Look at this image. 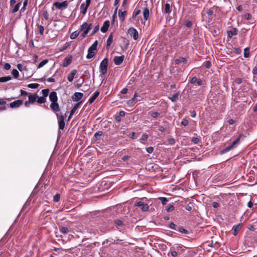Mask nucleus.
I'll use <instances>...</instances> for the list:
<instances>
[{"instance_id": "nucleus-39", "label": "nucleus", "mask_w": 257, "mask_h": 257, "mask_svg": "<svg viewBox=\"0 0 257 257\" xmlns=\"http://www.w3.org/2000/svg\"><path fill=\"white\" fill-rule=\"evenodd\" d=\"M38 99L37 100V102L38 103H44L46 102V98L43 97V96H41V97H38Z\"/></svg>"}, {"instance_id": "nucleus-50", "label": "nucleus", "mask_w": 257, "mask_h": 257, "mask_svg": "<svg viewBox=\"0 0 257 257\" xmlns=\"http://www.w3.org/2000/svg\"><path fill=\"white\" fill-rule=\"evenodd\" d=\"M206 14L209 16H212L214 14V12H213V10H212L211 9H207L206 11Z\"/></svg>"}, {"instance_id": "nucleus-63", "label": "nucleus", "mask_w": 257, "mask_h": 257, "mask_svg": "<svg viewBox=\"0 0 257 257\" xmlns=\"http://www.w3.org/2000/svg\"><path fill=\"white\" fill-rule=\"evenodd\" d=\"M251 17L252 16L249 13H247L245 15V18L247 20H250L251 19Z\"/></svg>"}, {"instance_id": "nucleus-53", "label": "nucleus", "mask_w": 257, "mask_h": 257, "mask_svg": "<svg viewBox=\"0 0 257 257\" xmlns=\"http://www.w3.org/2000/svg\"><path fill=\"white\" fill-rule=\"evenodd\" d=\"M168 142L169 144L173 145L175 144L176 141L174 138H170L168 140Z\"/></svg>"}, {"instance_id": "nucleus-43", "label": "nucleus", "mask_w": 257, "mask_h": 257, "mask_svg": "<svg viewBox=\"0 0 257 257\" xmlns=\"http://www.w3.org/2000/svg\"><path fill=\"white\" fill-rule=\"evenodd\" d=\"M99 26L98 24L96 26H95V27L94 28L92 32L90 34V36H93L95 33H96L98 31V30H99Z\"/></svg>"}, {"instance_id": "nucleus-18", "label": "nucleus", "mask_w": 257, "mask_h": 257, "mask_svg": "<svg viewBox=\"0 0 257 257\" xmlns=\"http://www.w3.org/2000/svg\"><path fill=\"white\" fill-rule=\"evenodd\" d=\"M99 95V92L98 91H95L93 93V95L89 98L88 102L89 104L92 103L94 102V101L95 100V99Z\"/></svg>"}, {"instance_id": "nucleus-31", "label": "nucleus", "mask_w": 257, "mask_h": 257, "mask_svg": "<svg viewBox=\"0 0 257 257\" xmlns=\"http://www.w3.org/2000/svg\"><path fill=\"white\" fill-rule=\"evenodd\" d=\"M12 78L10 76L0 77V82H5L11 80Z\"/></svg>"}, {"instance_id": "nucleus-17", "label": "nucleus", "mask_w": 257, "mask_h": 257, "mask_svg": "<svg viewBox=\"0 0 257 257\" xmlns=\"http://www.w3.org/2000/svg\"><path fill=\"white\" fill-rule=\"evenodd\" d=\"M77 72V70L73 69L68 74L67 76V79L69 82H72L73 80L74 77Z\"/></svg>"}, {"instance_id": "nucleus-7", "label": "nucleus", "mask_w": 257, "mask_h": 257, "mask_svg": "<svg viewBox=\"0 0 257 257\" xmlns=\"http://www.w3.org/2000/svg\"><path fill=\"white\" fill-rule=\"evenodd\" d=\"M23 103V101L21 99H18L13 102H11L8 105V107H10L12 108H18L21 106Z\"/></svg>"}, {"instance_id": "nucleus-54", "label": "nucleus", "mask_w": 257, "mask_h": 257, "mask_svg": "<svg viewBox=\"0 0 257 257\" xmlns=\"http://www.w3.org/2000/svg\"><path fill=\"white\" fill-rule=\"evenodd\" d=\"M234 52L236 54H240L241 53V50L240 48H235Z\"/></svg>"}, {"instance_id": "nucleus-37", "label": "nucleus", "mask_w": 257, "mask_h": 257, "mask_svg": "<svg viewBox=\"0 0 257 257\" xmlns=\"http://www.w3.org/2000/svg\"><path fill=\"white\" fill-rule=\"evenodd\" d=\"M48 62V59L44 60L43 61H42V62H41L39 63V64L38 66V69H39V68L42 67L45 65H46Z\"/></svg>"}, {"instance_id": "nucleus-62", "label": "nucleus", "mask_w": 257, "mask_h": 257, "mask_svg": "<svg viewBox=\"0 0 257 257\" xmlns=\"http://www.w3.org/2000/svg\"><path fill=\"white\" fill-rule=\"evenodd\" d=\"M192 141L195 144H198L200 140L198 138L193 137L192 139Z\"/></svg>"}, {"instance_id": "nucleus-29", "label": "nucleus", "mask_w": 257, "mask_h": 257, "mask_svg": "<svg viewBox=\"0 0 257 257\" xmlns=\"http://www.w3.org/2000/svg\"><path fill=\"white\" fill-rule=\"evenodd\" d=\"M177 230L184 234H188L189 233V231L187 229L184 228L182 226L178 227L177 228Z\"/></svg>"}, {"instance_id": "nucleus-38", "label": "nucleus", "mask_w": 257, "mask_h": 257, "mask_svg": "<svg viewBox=\"0 0 257 257\" xmlns=\"http://www.w3.org/2000/svg\"><path fill=\"white\" fill-rule=\"evenodd\" d=\"M162 202L163 205H166L168 201L167 198L164 197H160L158 198Z\"/></svg>"}, {"instance_id": "nucleus-28", "label": "nucleus", "mask_w": 257, "mask_h": 257, "mask_svg": "<svg viewBox=\"0 0 257 257\" xmlns=\"http://www.w3.org/2000/svg\"><path fill=\"white\" fill-rule=\"evenodd\" d=\"M88 7H86L84 3L82 4L80 6L81 12L83 15H85L86 13Z\"/></svg>"}, {"instance_id": "nucleus-21", "label": "nucleus", "mask_w": 257, "mask_h": 257, "mask_svg": "<svg viewBox=\"0 0 257 257\" xmlns=\"http://www.w3.org/2000/svg\"><path fill=\"white\" fill-rule=\"evenodd\" d=\"M149 10L147 7H145L143 10V17L144 19L147 21L149 17Z\"/></svg>"}, {"instance_id": "nucleus-36", "label": "nucleus", "mask_w": 257, "mask_h": 257, "mask_svg": "<svg viewBox=\"0 0 257 257\" xmlns=\"http://www.w3.org/2000/svg\"><path fill=\"white\" fill-rule=\"evenodd\" d=\"M60 231L63 234H67L69 230L67 227L61 226L60 227Z\"/></svg>"}, {"instance_id": "nucleus-41", "label": "nucleus", "mask_w": 257, "mask_h": 257, "mask_svg": "<svg viewBox=\"0 0 257 257\" xmlns=\"http://www.w3.org/2000/svg\"><path fill=\"white\" fill-rule=\"evenodd\" d=\"M136 95H137V94H136V93H135L133 98H132L131 99H130V100L127 101V103L128 104L131 105V104H133L134 103H135L136 102Z\"/></svg>"}, {"instance_id": "nucleus-61", "label": "nucleus", "mask_w": 257, "mask_h": 257, "mask_svg": "<svg viewBox=\"0 0 257 257\" xmlns=\"http://www.w3.org/2000/svg\"><path fill=\"white\" fill-rule=\"evenodd\" d=\"M114 119L118 122H120L121 120V117L119 115H116L114 117Z\"/></svg>"}, {"instance_id": "nucleus-19", "label": "nucleus", "mask_w": 257, "mask_h": 257, "mask_svg": "<svg viewBox=\"0 0 257 257\" xmlns=\"http://www.w3.org/2000/svg\"><path fill=\"white\" fill-rule=\"evenodd\" d=\"M38 97V96L37 93H35L34 94H30L29 95V102L33 103L34 102L37 101V98Z\"/></svg>"}, {"instance_id": "nucleus-51", "label": "nucleus", "mask_w": 257, "mask_h": 257, "mask_svg": "<svg viewBox=\"0 0 257 257\" xmlns=\"http://www.w3.org/2000/svg\"><path fill=\"white\" fill-rule=\"evenodd\" d=\"M160 114V113L158 112H157V111H155V112H153L151 114V116L152 117H153V118H156Z\"/></svg>"}, {"instance_id": "nucleus-58", "label": "nucleus", "mask_w": 257, "mask_h": 257, "mask_svg": "<svg viewBox=\"0 0 257 257\" xmlns=\"http://www.w3.org/2000/svg\"><path fill=\"white\" fill-rule=\"evenodd\" d=\"M87 27V24L86 22L83 23V24L81 26V31L83 30H86Z\"/></svg>"}, {"instance_id": "nucleus-14", "label": "nucleus", "mask_w": 257, "mask_h": 257, "mask_svg": "<svg viewBox=\"0 0 257 257\" xmlns=\"http://www.w3.org/2000/svg\"><path fill=\"white\" fill-rule=\"evenodd\" d=\"M83 96V94L81 92H75L72 96V98L73 101H78L80 100Z\"/></svg>"}, {"instance_id": "nucleus-20", "label": "nucleus", "mask_w": 257, "mask_h": 257, "mask_svg": "<svg viewBox=\"0 0 257 257\" xmlns=\"http://www.w3.org/2000/svg\"><path fill=\"white\" fill-rule=\"evenodd\" d=\"M240 227H241V224L240 223L237 224V225H234L232 227V230H233V234L234 235H236L240 228Z\"/></svg>"}, {"instance_id": "nucleus-12", "label": "nucleus", "mask_w": 257, "mask_h": 257, "mask_svg": "<svg viewBox=\"0 0 257 257\" xmlns=\"http://www.w3.org/2000/svg\"><path fill=\"white\" fill-rule=\"evenodd\" d=\"M118 17L119 18L120 21L122 22L124 21L125 18L127 15V12L125 10H124L123 11H122L121 9H120L118 11Z\"/></svg>"}, {"instance_id": "nucleus-57", "label": "nucleus", "mask_w": 257, "mask_h": 257, "mask_svg": "<svg viewBox=\"0 0 257 257\" xmlns=\"http://www.w3.org/2000/svg\"><path fill=\"white\" fill-rule=\"evenodd\" d=\"M185 26L186 27H188V28H191L192 26V22L190 21H186V24H185Z\"/></svg>"}, {"instance_id": "nucleus-24", "label": "nucleus", "mask_w": 257, "mask_h": 257, "mask_svg": "<svg viewBox=\"0 0 257 257\" xmlns=\"http://www.w3.org/2000/svg\"><path fill=\"white\" fill-rule=\"evenodd\" d=\"M179 95V92H177L175 93L172 96L169 97L168 98L172 102H175L178 99V96Z\"/></svg>"}, {"instance_id": "nucleus-60", "label": "nucleus", "mask_w": 257, "mask_h": 257, "mask_svg": "<svg viewBox=\"0 0 257 257\" xmlns=\"http://www.w3.org/2000/svg\"><path fill=\"white\" fill-rule=\"evenodd\" d=\"M117 9H118V7L115 9L114 12V14H113V15L112 16V23L113 24L114 22V21H115V17L116 16V13H117Z\"/></svg>"}, {"instance_id": "nucleus-40", "label": "nucleus", "mask_w": 257, "mask_h": 257, "mask_svg": "<svg viewBox=\"0 0 257 257\" xmlns=\"http://www.w3.org/2000/svg\"><path fill=\"white\" fill-rule=\"evenodd\" d=\"M141 13V10H135L134 12L133 13L132 19L133 20H135L136 18V17L139 15Z\"/></svg>"}, {"instance_id": "nucleus-1", "label": "nucleus", "mask_w": 257, "mask_h": 257, "mask_svg": "<svg viewBox=\"0 0 257 257\" xmlns=\"http://www.w3.org/2000/svg\"><path fill=\"white\" fill-rule=\"evenodd\" d=\"M241 135L239 136L232 143L231 145L228 146V147H226L225 148L223 149L221 151L220 154H223L226 153V152L232 150L234 148L236 147L238 145L240 138H241Z\"/></svg>"}, {"instance_id": "nucleus-33", "label": "nucleus", "mask_w": 257, "mask_h": 257, "mask_svg": "<svg viewBox=\"0 0 257 257\" xmlns=\"http://www.w3.org/2000/svg\"><path fill=\"white\" fill-rule=\"evenodd\" d=\"M114 222L115 224L117 226L121 227L124 225L122 221H121V220H119V219H115V220H114Z\"/></svg>"}, {"instance_id": "nucleus-34", "label": "nucleus", "mask_w": 257, "mask_h": 257, "mask_svg": "<svg viewBox=\"0 0 257 257\" xmlns=\"http://www.w3.org/2000/svg\"><path fill=\"white\" fill-rule=\"evenodd\" d=\"M79 34V33L77 31H76L73 32L70 35V37L71 39H75L78 37Z\"/></svg>"}, {"instance_id": "nucleus-25", "label": "nucleus", "mask_w": 257, "mask_h": 257, "mask_svg": "<svg viewBox=\"0 0 257 257\" xmlns=\"http://www.w3.org/2000/svg\"><path fill=\"white\" fill-rule=\"evenodd\" d=\"M172 11L171 7L169 4L166 3L165 5L164 12L166 14H170Z\"/></svg>"}, {"instance_id": "nucleus-32", "label": "nucleus", "mask_w": 257, "mask_h": 257, "mask_svg": "<svg viewBox=\"0 0 257 257\" xmlns=\"http://www.w3.org/2000/svg\"><path fill=\"white\" fill-rule=\"evenodd\" d=\"M102 134H103V133L102 131H98L95 133L94 136L96 140H100V137L102 135Z\"/></svg>"}, {"instance_id": "nucleus-55", "label": "nucleus", "mask_w": 257, "mask_h": 257, "mask_svg": "<svg viewBox=\"0 0 257 257\" xmlns=\"http://www.w3.org/2000/svg\"><path fill=\"white\" fill-rule=\"evenodd\" d=\"M4 68L5 69H6L7 70H10L11 69V65L9 63H6L4 65Z\"/></svg>"}, {"instance_id": "nucleus-56", "label": "nucleus", "mask_w": 257, "mask_h": 257, "mask_svg": "<svg viewBox=\"0 0 257 257\" xmlns=\"http://www.w3.org/2000/svg\"><path fill=\"white\" fill-rule=\"evenodd\" d=\"M146 151L148 153L151 154L154 151V148L152 147H150L146 148Z\"/></svg>"}, {"instance_id": "nucleus-8", "label": "nucleus", "mask_w": 257, "mask_h": 257, "mask_svg": "<svg viewBox=\"0 0 257 257\" xmlns=\"http://www.w3.org/2000/svg\"><path fill=\"white\" fill-rule=\"evenodd\" d=\"M53 6H55L57 9H61L62 8H66L68 6V2L67 1H63L62 3L56 2L53 4Z\"/></svg>"}, {"instance_id": "nucleus-35", "label": "nucleus", "mask_w": 257, "mask_h": 257, "mask_svg": "<svg viewBox=\"0 0 257 257\" xmlns=\"http://www.w3.org/2000/svg\"><path fill=\"white\" fill-rule=\"evenodd\" d=\"M12 74L15 78H18L19 76V73L17 69H14L12 70Z\"/></svg>"}, {"instance_id": "nucleus-30", "label": "nucleus", "mask_w": 257, "mask_h": 257, "mask_svg": "<svg viewBox=\"0 0 257 257\" xmlns=\"http://www.w3.org/2000/svg\"><path fill=\"white\" fill-rule=\"evenodd\" d=\"M250 48L249 47H246L244 49V57L245 58H248L250 56V52H249Z\"/></svg>"}, {"instance_id": "nucleus-15", "label": "nucleus", "mask_w": 257, "mask_h": 257, "mask_svg": "<svg viewBox=\"0 0 257 257\" xmlns=\"http://www.w3.org/2000/svg\"><path fill=\"white\" fill-rule=\"evenodd\" d=\"M110 26V22L108 20L105 21L103 24L102 27L101 28V31L102 33H105L107 31L108 28Z\"/></svg>"}, {"instance_id": "nucleus-64", "label": "nucleus", "mask_w": 257, "mask_h": 257, "mask_svg": "<svg viewBox=\"0 0 257 257\" xmlns=\"http://www.w3.org/2000/svg\"><path fill=\"white\" fill-rule=\"evenodd\" d=\"M148 136L147 134H143L142 136V140L143 141H146L148 139Z\"/></svg>"}, {"instance_id": "nucleus-23", "label": "nucleus", "mask_w": 257, "mask_h": 257, "mask_svg": "<svg viewBox=\"0 0 257 257\" xmlns=\"http://www.w3.org/2000/svg\"><path fill=\"white\" fill-rule=\"evenodd\" d=\"M112 40H113V33H111L109 35L108 38L107 40V43H106V48L108 49L111 44L112 43Z\"/></svg>"}, {"instance_id": "nucleus-3", "label": "nucleus", "mask_w": 257, "mask_h": 257, "mask_svg": "<svg viewBox=\"0 0 257 257\" xmlns=\"http://www.w3.org/2000/svg\"><path fill=\"white\" fill-rule=\"evenodd\" d=\"M98 42L96 40L93 44L88 48V54L86 58L88 59L92 58L95 55V51L97 50Z\"/></svg>"}, {"instance_id": "nucleus-9", "label": "nucleus", "mask_w": 257, "mask_h": 257, "mask_svg": "<svg viewBox=\"0 0 257 257\" xmlns=\"http://www.w3.org/2000/svg\"><path fill=\"white\" fill-rule=\"evenodd\" d=\"M124 59V56H115L113 58V62L116 65H120L122 64Z\"/></svg>"}, {"instance_id": "nucleus-59", "label": "nucleus", "mask_w": 257, "mask_h": 257, "mask_svg": "<svg viewBox=\"0 0 257 257\" xmlns=\"http://www.w3.org/2000/svg\"><path fill=\"white\" fill-rule=\"evenodd\" d=\"M43 16H44V18L46 20H49V14H48V13L47 12V11L44 12Z\"/></svg>"}, {"instance_id": "nucleus-52", "label": "nucleus", "mask_w": 257, "mask_h": 257, "mask_svg": "<svg viewBox=\"0 0 257 257\" xmlns=\"http://www.w3.org/2000/svg\"><path fill=\"white\" fill-rule=\"evenodd\" d=\"M188 124V121L186 118H183L181 121V124L184 126H186Z\"/></svg>"}, {"instance_id": "nucleus-42", "label": "nucleus", "mask_w": 257, "mask_h": 257, "mask_svg": "<svg viewBox=\"0 0 257 257\" xmlns=\"http://www.w3.org/2000/svg\"><path fill=\"white\" fill-rule=\"evenodd\" d=\"M39 86V84L38 83H31L28 85V87L30 88L36 89Z\"/></svg>"}, {"instance_id": "nucleus-5", "label": "nucleus", "mask_w": 257, "mask_h": 257, "mask_svg": "<svg viewBox=\"0 0 257 257\" xmlns=\"http://www.w3.org/2000/svg\"><path fill=\"white\" fill-rule=\"evenodd\" d=\"M135 205L137 207H141V210L142 211H147L149 210V206L148 204L145 203L144 202L140 201L137 202Z\"/></svg>"}, {"instance_id": "nucleus-6", "label": "nucleus", "mask_w": 257, "mask_h": 257, "mask_svg": "<svg viewBox=\"0 0 257 257\" xmlns=\"http://www.w3.org/2000/svg\"><path fill=\"white\" fill-rule=\"evenodd\" d=\"M128 33L133 37L134 40H137L139 38V33L134 28H130L127 31Z\"/></svg>"}, {"instance_id": "nucleus-13", "label": "nucleus", "mask_w": 257, "mask_h": 257, "mask_svg": "<svg viewBox=\"0 0 257 257\" xmlns=\"http://www.w3.org/2000/svg\"><path fill=\"white\" fill-rule=\"evenodd\" d=\"M72 55H68L64 59V63L63 64L62 66L64 67H67L69 66L72 62Z\"/></svg>"}, {"instance_id": "nucleus-47", "label": "nucleus", "mask_w": 257, "mask_h": 257, "mask_svg": "<svg viewBox=\"0 0 257 257\" xmlns=\"http://www.w3.org/2000/svg\"><path fill=\"white\" fill-rule=\"evenodd\" d=\"M204 66L206 68L209 69L211 67V63L210 61H206L204 63Z\"/></svg>"}, {"instance_id": "nucleus-27", "label": "nucleus", "mask_w": 257, "mask_h": 257, "mask_svg": "<svg viewBox=\"0 0 257 257\" xmlns=\"http://www.w3.org/2000/svg\"><path fill=\"white\" fill-rule=\"evenodd\" d=\"M22 2H20L15 5L14 8L12 10V13H15L19 11L20 7L21 6Z\"/></svg>"}, {"instance_id": "nucleus-22", "label": "nucleus", "mask_w": 257, "mask_h": 257, "mask_svg": "<svg viewBox=\"0 0 257 257\" xmlns=\"http://www.w3.org/2000/svg\"><path fill=\"white\" fill-rule=\"evenodd\" d=\"M187 61V59L186 58L180 57L178 59H177L175 60V63L176 65H179L181 62L186 63Z\"/></svg>"}, {"instance_id": "nucleus-48", "label": "nucleus", "mask_w": 257, "mask_h": 257, "mask_svg": "<svg viewBox=\"0 0 257 257\" xmlns=\"http://www.w3.org/2000/svg\"><path fill=\"white\" fill-rule=\"evenodd\" d=\"M169 226L170 228L175 230H177V228L178 227L173 222H171L169 224Z\"/></svg>"}, {"instance_id": "nucleus-10", "label": "nucleus", "mask_w": 257, "mask_h": 257, "mask_svg": "<svg viewBox=\"0 0 257 257\" xmlns=\"http://www.w3.org/2000/svg\"><path fill=\"white\" fill-rule=\"evenodd\" d=\"M238 33V30L236 28H232L230 30L227 31V37L231 38L233 36L236 35Z\"/></svg>"}, {"instance_id": "nucleus-46", "label": "nucleus", "mask_w": 257, "mask_h": 257, "mask_svg": "<svg viewBox=\"0 0 257 257\" xmlns=\"http://www.w3.org/2000/svg\"><path fill=\"white\" fill-rule=\"evenodd\" d=\"M60 194H57L53 197V201L54 202H58L60 199Z\"/></svg>"}, {"instance_id": "nucleus-16", "label": "nucleus", "mask_w": 257, "mask_h": 257, "mask_svg": "<svg viewBox=\"0 0 257 257\" xmlns=\"http://www.w3.org/2000/svg\"><path fill=\"white\" fill-rule=\"evenodd\" d=\"M49 99L52 102H57L58 97L57 93L55 91L51 92L49 95Z\"/></svg>"}, {"instance_id": "nucleus-4", "label": "nucleus", "mask_w": 257, "mask_h": 257, "mask_svg": "<svg viewBox=\"0 0 257 257\" xmlns=\"http://www.w3.org/2000/svg\"><path fill=\"white\" fill-rule=\"evenodd\" d=\"M56 115L58 119L59 130H63L65 127L64 116L62 113H56Z\"/></svg>"}, {"instance_id": "nucleus-11", "label": "nucleus", "mask_w": 257, "mask_h": 257, "mask_svg": "<svg viewBox=\"0 0 257 257\" xmlns=\"http://www.w3.org/2000/svg\"><path fill=\"white\" fill-rule=\"evenodd\" d=\"M50 107L54 112H56V113H57V112H59L60 111L59 105L57 102H52L50 105Z\"/></svg>"}, {"instance_id": "nucleus-26", "label": "nucleus", "mask_w": 257, "mask_h": 257, "mask_svg": "<svg viewBox=\"0 0 257 257\" xmlns=\"http://www.w3.org/2000/svg\"><path fill=\"white\" fill-rule=\"evenodd\" d=\"M82 103V101H80L76 104H75L74 106L73 107V108L70 111L71 114H74L75 111L78 109V108L80 106V104Z\"/></svg>"}, {"instance_id": "nucleus-2", "label": "nucleus", "mask_w": 257, "mask_h": 257, "mask_svg": "<svg viewBox=\"0 0 257 257\" xmlns=\"http://www.w3.org/2000/svg\"><path fill=\"white\" fill-rule=\"evenodd\" d=\"M108 59L105 58L100 63L99 69L100 75H105L107 71Z\"/></svg>"}, {"instance_id": "nucleus-44", "label": "nucleus", "mask_w": 257, "mask_h": 257, "mask_svg": "<svg viewBox=\"0 0 257 257\" xmlns=\"http://www.w3.org/2000/svg\"><path fill=\"white\" fill-rule=\"evenodd\" d=\"M38 30L41 36H43L44 35V28L42 25H38Z\"/></svg>"}, {"instance_id": "nucleus-45", "label": "nucleus", "mask_w": 257, "mask_h": 257, "mask_svg": "<svg viewBox=\"0 0 257 257\" xmlns=\"http://www.w3.org/2000/svg\"><path fill=\"white\" fill-rule=\"evenodd\" d=\"M43 97L45 98L47 97L48 95V94L49 93V89H45L42 90V91Z\"/></svg>"}, {"instance_id": "nucleus-49", "label": "nucleus", "mask_w": 257, "mask_h": 257, "mask_svg": "<svg viewBox=\"0 0 257 257\" xmlns=\"http://www.w3.org/2000/svg\"><path fill=\"white\" fill-rule=\"evenodd\" d=\"M174 209V206L172 204H170L168 208H166V210L167 212H171L173 211Z\"/></svg>"}]
</instances>
